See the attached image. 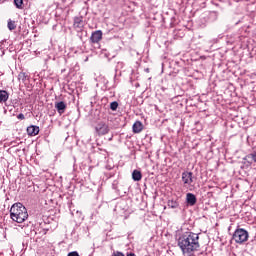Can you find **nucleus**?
I'll list each match as a JSON object with an SVG mask.
<instances>
[{"instance_id":"obj_15","label":"nucleus","mask_w":256,"mask_h":256,"mask_svg":"<svg viewBox=\"0 0 256 256\" xmlns=\"http://www.w3.org/2000/svg\"><path fill=\"white\" fill-rule=\"evenodd\" d=\"M167 206L170 209H177L179 207V201H177V200H168Z\"/></svg>"},{"instance_id":"obj_4","label":"nucleus","mask_w":256,"mask_h":256,"mask_svg":"<svg viewBox=\"0 0 256 256\" xmlns=\"http://www.w3.org/2000/svg\"><path fill=\"white\" fill-rule=\"evenodd\" d=\"M109 131H111V129L109 128V125L103 121L98 122L95 126V133L99 137L103 135H107Z\"/></svg>"},{"instance_id":"obj_18","label":"nucleus","mask_w":256,"mask_h":256,"mask_svg":"<svg viewBox=\"0 0 256 256\" xmlns=\"http://www.w3.org/2000/svg\"><path fill=\"white\" fill-rule=\"evenodd\" d=\"M14 5L17 9H23V0H14Z\"/></svg>"},{"instance_id":"obj_11","label":"nucleus","mask_w":256,"mask_h":256,"mask_svg":"<svg viewBox=\"0 0 256 256\" xmlns=\"http://www.w3.org/2000/svg\"><path fill=\"white\" fill-rule=\"evenodd\" d=\"M244 161H246L247 163H249L250 165L253 163H256V152H252L248 155L245 156Z\"/></svg>"},{"instance_id":"obj_22","label":"nucleus","mask_w":256,"mask_h":256,"mask_svg":"<svg viewBox=\"0 0 256 256\" xmlns=\"http://www.w3.org/2000/svg\"><path fill=\"white\" fill-rule=\"evenodd\" d=\"M17 119H20V121H23V119H25V115L23 113H20L17 115Z\"/></svg>"},{"instance_id":"obj_14","label":"nucleus","mask_w":256,"mask_h":256,"mask_svg":"<svg viewBox=\"0 0 256 256\" xmlns=\"http://www.w3.org/2000/svg\"><path fill=\"white\" fill-rule=\"evenodd\" d=\"M132 179L133 181H141V179H143V174H141V171L139 170H134L132 172Z\"/></svg>"},{"instance_id":"obj_8","label":"nucleus","mask_w":256,"mask_h":256,"mask_svg":"<svg viewBox=\"0 0 256 256\" xmlns=\"http://www.w3.org/2000/svg\"><path fill=\"white\" fill-rule=\"evenodd\" d=\"M186 203L187 205H190V207H193L197 204V196L193 193H187L186 194Z\"/></svg>"},{"instance_id":"obj_23","label":"nucleus","mask_w":256,"mask_h":256,"mask_svg":"<svg viewBox=\"0 0 256 256\" xmlns=\"http://www.w3.org/2000/svg\"><path fill=\"white\" fill-rule=\"evenodd\" d=\"M127 256H137L135 253H128Z\"/></svg>"},{"instance_id":"obj_5","label":"nucleus","mask_w":256,"mask_h":256,"mask_svg":"<svg viewBox=\"0 0 256 256\" xmlns=\"http://www.w3.org/2000/svg\"><path fill=\"white\" fill-rule=\"evenodd\" d=\"M73 27L76 29V31H83V28L85 27L83 16L74 17Z\"/></svg>"},{"instance_id":"obj_13","label":"nucleus","mask_w":256,"mask_h":256,"mask_svg":"<svg viewBox=\"0 0 256 256\" xmlns=\"http://www.w3.org/2000/svg\"><path fill=\"white\" fill-rule=\"evenodd\" d=\"M9 99V93L5 90H0V103H7Z\"/></svg>"},{"instance_id":"obj_6","label":"nucleus","mask_w":256,"mask_h":256,"mask_svg":"<svg viewBox=\"0 0 256 256\" xmlns=\"http://www.w3.org/2000/svg\"><path fill=\"white\" fill-rule=\"evenodd\" d=\"M182 181L184 185H192L193 184V172L184 171L182 173Z\"/></svg>"},{"instance_id":"obj_2","label":"nucleus","mask_w":256,"mask_h":256,"mask_svg":"<svg viewBox=\"0 0 256 256\" xmlns=\"http://www.w3.org/2000/svg\"><path fill=\"white\" fill-rule=\"evenodd\" d=\"M10 217L12 221H15L16 223H24V221L29 219V213L23 204L16 203L12 205L10 209Z\"/></svg>"},{"instance_id":"obj_1","label":"nucleus","mask_w":256,"mask_h":256,"mask_svg":"<svg viewBox=\"0 0 256 256\" xmlns=\"http://www.w3.org/2000/svg\"><path fill=\"white\" fill-rule=\"evenodd\" d=\"M177 246L185 256H193L200 249L199 234L195 232H184L177 239Z\"/></svg>"},{"instance_id":"obj_21","label":"nucleus","mask_w":256,"mask_h":256,"mask_svg":"<svg viewBox=\"0 0 256 256\" xmlns=\"http://www.w3.org/2000/svg\"><path fill=\"white\" fill-rule=\"evenodd\" d=\"M67 256H79V252H77V251H72V252L68 253Z\"/></svg>"},{"instance_id":"obj_17","label":"nucleus","mask_w":256,"mask_h":256,"mask_svg":"<svg viewBox=\"0 0 256 256\" xmlns=\"http://www.w3.org/2000/svg\"><path fill=\"white\" fill-rule=\"evenodd\" d=\"M8 29L9 31H15L17 29V25L15 24V21H8Z\"/></svg>"},{"instance_id":"obj_16","label":"nucleus","mask_w":256,"mask_h":256,"mask_svg":"<svg viewBox=\"0 0 256 256\" xmlns=\"http://www.w3.org/2000/svg\"><path fill=\"white\" fill-rule=\"evenodd\" d=\"M29 76L25 72H20L18 75V81H22V83H25Z\"/></svg>"},{"instance_id":"obj_3","label":"nucleus","mask_w":256,"mask_h":256,"mask_svg":"<svg viewBox=\"0 0 256 256\" xmlns=\"http://www.w3.org/2000/svg\"><path fill=\"white\" fill-rule=\"evenodd\" d=\"M232 241L237 243V245H244V243L249 241V232L243 228L236 229L232 235Z\"/></svg>"},{"instance_id":"obj_7","label":"nucleus","mask_w":256,"mask_h":256,"mask_svg":"<svg viewBox=\"0 0 256 256\" xmlns=\"http://www.w3.org/2000/svg\"><path fill=\"white\" fill-rule=\"evenodd\" d=\"M103 39V32L101 30H96L91 34V43H99Z\"/></svg>"},{"instance_id":"obj_10","label":"nucleus","mask_w":256,"mask_h":256,"mask_svg":"<svg viewBox=\"0 0 256 256\" xmlns=\"http://www.w3.org/2000/svg\"><path fill=\"white\" fill-rule=\"evenodd\" d=\"M27 133L30 137H35V135H39V126L31 125L27 128Z\"/></svg>"},{"instance_id":"obj_19","label":"nucleus","mask_w":256,"mask_h":256,"mask_svg":"<svg viewBox=\"0 0 256 256\" xmlns=\"http://www.w3.org/2000/svg\"><path fill=\"white\" fill-rule=\"evenodd\" d=\"M118 107H119V103L117 101L110 103L111 111H115Z\"/></svg>"},{"instance_id":"obj_12","label":"nucleus","mask_w":256,"mask_h":256,"mask_svg":"<svg viewBox=\"0 0 256 256\" xmlns=\"http://www.w3.org/2000/svg\"><path fill=\"white\" fill-rule=\"evenodd\" d=\"M133 133H141L143 131V123H141V121H136L133 124Z\"/></svg>"},{"instance_id":"obj_20","label":"nucleus","mask_w":256,"mask_h":256,"mask_svg":"<svg viewBox=\"0 0 256 256\" xmlns=\"http://www.w3.org/2000/svg\"><path fill=\"white\" fill-rule=\"evenodd\" d=\"M112 256H125V254H123V252L115 251Z\"/></svg>"},{"instance_id":"obj_9","label":"nucleus","mask_w":256,"mask_h":256,"mask_svg":"<svg viewBox=\"0 0 256 256\" xmlns=\"http://www.w3.org/2000/svg\"><path fill=\"white\" fill-rule=\"evenodd\" d=\"M55 109L57 110L59 115H63V113H65V110L67 109V104L64 101L56 102Z\"/></svg>"}]
</instances>
